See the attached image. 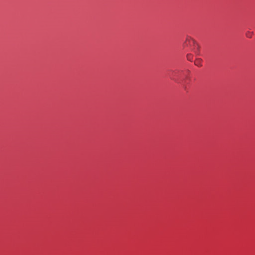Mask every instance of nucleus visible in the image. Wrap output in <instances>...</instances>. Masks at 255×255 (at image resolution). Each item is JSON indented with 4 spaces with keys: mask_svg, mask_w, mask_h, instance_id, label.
Listing matches in <instances>:
<instances>
[{
    "mask_svg": "<svg viewBox=\"0 0 255 255\" xmlns=\"http://www.w3.org/2000/svg\"><path fill=\"white\" fill-rule=\"evenodd\" d=\"M187 58L190 61H192L193 59V56L191 54H188L187 55Z\"/></svg>",
    "mask_w": 255,
    "mask_h": 255,
    "instance_id": "3",
    "label": "nucleus"
},
{
    "mask_svg": "<svg viewBox=\"0 0 255 255\" xmlns=\"http://www.w3.org/2000/svg\"><path fill=\"white\" fill-rule=\"evenodd\" d=\"M252 34H253V32H252L248 31L246 33V35L247 37H248L249 38H251L252 36Z\"/></svg>",
    "mask_w": 255,
    "mask_h": 255,
    "instance_id": "4",
    "label": "nucleus"
},
{
    "mask_svg": "<svg viewBox=\"0 0 255 255\" xmlns=\"http://www.w3.org/2000/svg\"><path fill=\"white\" fill-rule=\"evenodd\" d=\"M184 46L191 47L192 50L195 52V53L197 55H199V45L195 40L191 37H187L186 38V41L184 43Z\"/></svg>",
    "mask_w": 255,
    "mask_h": 255,
    "instance_id": "1",
    "label": "nucleus"
},
{
    "mask_svg": "<svg viewBox=\"0 0 255 255\" xmlns=\"http://www.w3.org/2000/svg\"><path fill=\"white\" fill-rule=\"evenodd\" d=\"M202 60L201 58H197L195 60L194 63L196 66L200 67L202 66Z\"/></svg>",
    "mask_w": 255,
    "mask_h": 255,
    "instance_id": "2",
    "label": "nucleus"
}]
</instances>
